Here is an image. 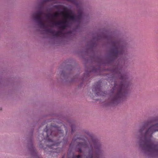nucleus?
Wrapping results in <instances>:
<instances>
[{"label":"nucleus","instance_id":"2eb2a0df","mask_svg":"<svg viewBox=\"0 0 158 158\" xmlns=\"http://www.w3.org/2000/svg\"><path fill=\"white\" fill-rule=\"evenodd\" d=\"M96 94H97L98 95H99V94L98 93H97Z\"/></svg>","mask_w":158,"mask_h":158},{"label":"nucleus","instance_id":"6e6552de","mask_svg":"<svg viewBox=\"0 0 158 158\" xmlns=\"http://www.w3.org/2000/svg\"><path fill=\"white\" fill-rule=\"evenodd\" d=\"M57 144H52V145L50 146L49 147L50 148H53L54 149H55L56 150L53 151V152H59L58 151L59 150L56 148V145H57Z\"/></svg>","mask_w":158,"mask_h":158},{"label":"nucleus","instance_id":"ddd939ff","mask_svg":"<svg viewBox=\"0 0 158 158\" xmlns=\"http://www.w3.org/2000/svg\"><path fill=\"white\" fill-rule=\"evenodd\" d=\"M73 127H74V126H71V129H72V131H73Z\"/></svg>","mask_w":158,"mask_h":158},{"label":"nucleus","instance_id":"0eeeda50","mask_svg":"<svg viewBox=\"0 0 158 158\" xmlns=\"http://www.w3.org/2000/svg\"><path fill=\"white\" fill-rule=\"evenodd\" d=\"M52 129L53 130H55V131H52L50 134V135H55L56 136L60 137L62 136V131H63L59 129L58 128H56V127H52Z\"/></svg>","mask_w":158,"mask_h":158},{"label":"nucleus","instance_id":"423d86ee","mask_svg":"<svg viewBox=\"0 0 158 158\" xmlns=\"http://www.w3.org/2000/svg\"><path fill=\"white\" fill-rule=\"evenodd\" d=\"M60 14L58 12H56L53 14L50 13H48L46 15L47 19L48 20L49 23L50 24V20L52 19L56 21H57L56 19L59 16Z\"/></svg>","mask_w":158,"mask_h":158},{"label":"nucleus","instance_id":"9b49d317","mask_svg":"<svg viewBox=\"0 0 158 158\" xmlns=\"http://www.w3.org/2000/svg\"><path fill=\"white\" fill-rule=\"evenodd\" d=\"M46 132H47V137H48L50 135H49V132H48V131H46Z\"/></svg>","mask_w":158,"mask_h":158},{"label":"nucleus","instance_id":"20e7f679","mask_svg":"<svg viewBox=\"0 0 158 158\" xmlns=\"http://www.w3.org/2000/svg\"><path fill=\"white\" fill-rule=\"evenodd\" d=\"M44 14L43 11L40 9L35 14L32 15V17L34 19L37 21L40 26V27L47 32L53 34L54 36H61L62 34V31H54L51 29H49V26L45 24L42 20L41 15Z\"/></svg>","mask_w":158,"mask_h":158},{"label":"nucleus","instance_id":"9d476101","mask_svg":"<svg viewBox=\"0 0 158 158\" xmlns=\"http://www.w3.org/2000/svg\"><path fill=\"white\" fill-rule=\"evenodd\" d=\"M54 7L57 9H58L59 8V6L58 5H55L54 6Z\"/></svg>","mask_w":158,"mask_h":158},{"label":"nucleus","instance_id":"f8f14e48","mask_svg":"<svg viewBox=\"0 0 158 158\" xmlns=\"http://www.w3.org/2000/svg\"><path fill=\"white\" fill-rule=\"evenodd\" d=\"M85 132L88 135H90L88 131H87Z\"/></svg>","mask_w":158,"mask_h":158},{"label":"nucleus","instance_id":"4468645a","mask_svg":"<svg viewBox=\"0 0 158 158\" xmlns=\"http://www.w3.org/2000/svg\"><path fill=\"white\" fill-rule=\"evenodd\" d=\"M48 142H50L52 140L50 139H48Z\"/></svg>","mask_w":158,"mask_h":158},{"label":"nucleus","instance_id":"f03ea898","mask_svg":"<svg viewBox=\"0 0 158 158\" xmlns=\"http://www.w3.org/2000/svg\"><path fill=\"white\" fill-rule=\"evenodd\" d=\"M72 142L75 144L76 142L78 143L77 148L80 152H82V149L88 150V155L85 158H99L102 152V145L97 140L91 139L87 141L79 138L73 139Z\"/></svg>","mask_w":158,"mask_h":158},{"label":"nucleus","instance_id":"f257e3e1","mask_svg":"<svg viewBox=\"0 0 158 158\" xmlns=\"http://www.w3.org/2000/svg\"><path fill=\"white\" fill-rule=\"evenodd\" d=\"M152 121L158 122V117L153 118ZM144 124L139 129L138 132L142 136L139 139V145L146 152L153 153L158 152V123L145 129Z\"/></svg>","mask_w":158,"mask_h":158},{"label":"nucleus","instance_id":"7ed1b4c3","mask_svg":"<svg viewBox=\"0 0 158 158\" xmlns=\"http://www.w3.org/2000/svg\"><path fill=\"white\" fill-rule=\"evenodd\" d=\"M127 85L124 82H121L118 85L114 84L113 88L114 91H118L117 94L114 96H111L110 97V104L113 105L117 104L119 102L121 98L123 97L124 94V91Z\"/></svg>","mask_w":158,"mask_h":158},{"label":"nucleus","instance_id":"39448f33","mask_svg":"<svg viewBox=\"0 0 158 158\" xmlns=\"http://www.w3.org/2000/svg\"><path fill=\"white\" fill-rule=\"evenodd\" d=\"M113 47L111 52L113 56L116 57L123 53L125 49V44H124L122 41H118L113 42Z\"/></svg>","mask_w":158,"mask_h":158},{"label":"nucleus","instance_id":"1a4fd4ad","mask_svg":"<svg viewBox=\"0 0 158 158\" xmlns=\"http://www.w3.org/2000/svg\"><path fill=\"white\" fill-rule=\"evenodd\" d=\"M73 158H80V155H78L77 156H74Z\"/></svg>","mask_w":158,"mask_h":158}]
</instances>
